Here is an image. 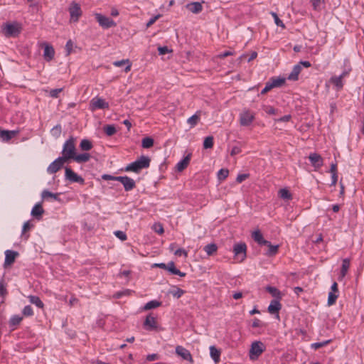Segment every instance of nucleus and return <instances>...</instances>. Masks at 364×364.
I'll list each match as a JSON object with an SVG mask.
<instances>
[{
  "label": "nucleus",
  "mask_w": 364,
  "mask_h": 364,
  "mask_svg": "<svg viewBox=\"0 0 364 364\" xmlns=\"http://www.w3.org/2000/svg\"><path fill=\"white\" fill-rule=\"evenodd\" d=\"M151 163V159L147 156H141L135 161L128 164L125 168V171H132L138 173L143 168H147L149 167Z\"/></svg>",
  "instance_id": "f257e3e1"
},
{
  "label": "nucleus",
  "mask_w": 364,
  "mask_h": 364,
  "mask_svg": "<svg viewBox=\"0 0 364 364\" xmlns=\"http://www.w3.org/2000/svg\"><path fill=\"white\" fill-rule=\"evenodd\" d=\"M75 154V139L70 136L63 144L61 157L68 161L70 159H73Z\"/></svg>",
  "instance_id": "f03ea898"
},
{
  "label": "nucleus",
  "mask_w": 364,
  "mask_h": 364,
  "mask_svg": "<svg viewBox=\"0 0 364 364\" xmlns=\"http://www.w3.org/2000/svg\"><path fill=\"white\" fill-rule=\"evenodd\" d=\"M22 30L20 23L14 22L7 23L3 26V32L6 37H15L19 35Z\"/></svg>",
  "instance_id": "7ed1b4c3"
},
{
  "label": "nucleus",
  "mask_w": 364,
  "mask_h": 364,
  "mask_svg": "<svg viewBox=\"0 0 364 364\" xmlns=\"http://www.w3.org/2000/svg\"><path fill=\"white\" fill-rule=\"evenodd\" d=\"M65 178L71 183H78L81 185L85 184V180L82 177L77 175L70 167L65 168Z\"/></svg>",
  "instance_id": "20e7f679"
},
{
  "label": "nucleus",
  "mask_w": 364,
  "mask_h": 364,
  "mask_svg": "<svg viewBox=\"0 0 364 364\" xmlns=\"http://www.w3.org/2000/svg\"><path fill=\"white\" fill-rule=\"evenodd\" d=\"M96 21L103 28H109L116 26V23L110 18L103 16L101 14H95Z\"/></svg>",
  "instance_id": "39448f33"
},
{
  "label": "nucleus",
  "mask_w": 364,
  "mask_h": 364,
  "mask_svg": "<svg viewBox=\"0 0 364 364\" xmlns=\"http://www.w3.org/2000/svg\"><path fill=\"white\" fill-rule=\"evenodd\" d=\"M264 346L262 342L254 341L252 343L251 348L250 350V355L251 359L257 358L264 352Z\"/></svg>",
  "instance_id": "423d86ee"
},
{
  "label": "nucleus",
  "mask_w": 364,
  "mask_h": 364,
  "mask_svg": "<svg viewBox=\"0 0 364 364\" xmlns=\"http://www.w3.org/2000/svg\"><path fill=\"white\" fill-rule=\"evenodd\" d=\"M64 158L59 156L54 161H53L47 168V172L50 174L55 173L60 170L64 164L67 163Z\"/></svg>",
  "instance_id": "0eeeda50"
},
{
  "label": "nucleus",
  "mask_w": 364,
  "mask_h": 364,
  "mask_svg": "<svg viewBox=\"0 0 364 364\" xmlns=\"http://www.w3.org/2000/svg\"><path fill=\"white\" fill-rule=\"evenodd\" d=\"M109 103L107 102L105 100L100 97H94L92 99L90 103V109L92 111H95L96 109H108Z\"/></svg>",
  "instance_id": "6e6552de"
},
{
  "label": "nucleus",
  "mask_w": 364,
  "mask_h": 364,
  "mask_svg": "<svg viewBox=\"0 0 364 364\" xmlns=\"http://www.w3.org/2000/svg\"><path fill=\"white\" fill-rule=\"evenodd\" d=\"M176 353L181 357L183 360L190 362L191 363H193V357L188 350L185 348L181 346H177L176 347Z\"/></svg>",
  "instance_id": "1a4fd4ad"
},
{
  "label": "nucleus",
  "mask_w": 364,
  "mask_h": 364,
  "mask_svg": "<svg viewBox=\"0 0 364 364\" xmlns=\"http://www.w3.org/2000/svg\"><path fill=\"white\" fill-rule=\"evenodd\" d=\"M69 12L71 20L76 22L79 17L82 15V11L78 4L73 2L69 8Z\"/></svg>",
  "instance_id": "9d476101"
},
{
  "label": "nucleus",
  "mask_w": 364,
  "mask_h": 364,
  "mask_svg": "<svg viewBox=\"0 0 364 364\" xmlns=\"http://www.w3.org/2000/svg\"><path fill=\"white\" fill-rule=\"evenodd\" d=\"M122 183L126 191H130L136 186V183L134 179L125 176H119L118 181Z\"/></svg>",
  "instance_id": "9b49d317"
},
{
  "label": "nucleus",
  "mask_w": 364,
  "mask_h": 364,
  "mask_svg": "<svg viewBox=\"0 0 364 364\" xmlns=\"http://www.w3.org/2000/svg\"><path fill=\"white\" fill-rule=\"evenodd\" d=\"M254 119L255 115L248 110L240 114V123L242 126H249Z\"/></svg>",
  "instance_id": "f8f14e48"
},
{
  "label": "nucleus",
  "mask_w": 364,
  "mask_h": 364,
  "mask_svg": "<svg viewBox=\"0 0 364 364\" xmlns=\"http://www.w3.org/2000/svg\"><path fill=\"white\" fill-rule=\"evenodd\" d=\"M246 250L247 246L246 244L244 242L237 243L234 245L233 247V252L235 254V256H240L242 255V259L241 261L244 260L246 257Z\"/></svg>",
  "instance_id": "ddd939ff"
},
{
  "label": "nucleus",
  "mask_w": 364,
  "mask_h": 364,
  "mask_svg": "<svg viewBox=\"0 0 364 364\" xmlns=\"http://www.w3.org/2000/svg\"><path fill=\"white\" fill-rule=\"evenodd\" d=\"M145 329L148 331H153L157 329V323L156 318L149 314L144 322Z\"/></svg>",
  "instance_id": "4468645a"
},
{
  "label": "nucleus",
  "mask_w": 364,
  "mask_h": 364,
  "mask_svg": "<svg viewBox=\"0 0 364 364\" xmlns=\"http://www.w3.org/2000/svg\"><path fill=\"white\" fill-rule=\"evenodd\" d=\"M309 159L311 165L315 168L316 170L318 169L323 166V159L319 154L316 153L311 154L309 156Z\"/></svg>",
  "instance_id": "2eb2a0df"
},
{
  "label": "nucleus",
  "mask_w": 364,
  "mask_h": 364,
  "mask_svg": "<svg viewBox=\"0 0 364 364\" xmlns=\"http://www.w3.org/2000/svg\"><path fill=\"white\" fill-rule=\"evenodd\" d=\"M18 255V252H16V251H13V250H6L5 252V261H4V266L5 267H6L7 266H9L11 264H12L15 259H16V257Z\"/></svg>",
  "instance_id": "dca6fc26"
},
{
  "label": "nucleus",
  "mask_w": 364,
  "mask_h": 364,
  "mask_svg": "<svg viewBox=\"0 0 364 364\" xmlns=\"http://www.w3.org/2000/svg\"><path fill=\"white\" fill-rule=\"evenodd\" d=\"M280 299H273L271 301L270 304L268 306V311L271 314H277L279 317V311L282 309V304L279 302Z\"/></svg>",
  "instance_id": "f3484780"
},
{
  "label": "nucleus",
  "mask_w": 364,
  "mask_h": 364,
  "mask_svg": "<svg viewBox=\"0 0 364 364\" xmlns=\"http://www.w3.org/2000/svg\"><path fill=\"white\" fill-rule=\"evenodd\" d=\"M18 133V130H0V137L4 141H8Z\"/></svg>",
  "instance_id": "a211bd4d"
},
{
  "label": "nucleus",
  "mask_w": 364,
  "mask_h": 364,
  "mask_svg": "<svg viewBox=\"0 0 364 364\" xmlns=\"http://www.w3.org/2000/svg\"><path fill=\"white\" fill-rule=\"evenodd\" d=\"M191 157V154H188L186 156H185L182 160L177 163L176 166V168L178 172L183 171L186 168L188 165L190 163Z\"/></svg>",
  "instance_id": "6ab92c4d"
},
{
  "label": "nucleus",
  "mask_w": 364,
  "mask_h": 364,
  "mask_svg": "<svg viewBox=\"0 0 364 364\" xmlns=\"http://www.w3.org/2000/svg\"><path fill=\"white\" fill-rule=\"evenodd\" d=\"M44 213V210L42 207L41 203H36L31 210V215L36 218L37 220H40L42 217V215Z\"/></svg>",
  "instance_id": "aec40b11"
},
{
  "label": "nucleus",
  "mask_w": 364,
  "mask_h": 364,
  "mask_svg": "<svg viewBox=\"0 0 364 364\" xmlns=\"http://www.w3.org/2000/svg\"><path fill=\"white\" fill-rule=\"evenodd\" d=\"M186 9L192 12L193 14H199L203 10L202 3L200 2H191L186 6Z\"/></svg>",
  "instance_id": "412c9836"
},
{
  "label": "nucleus",
  "mask_w": 364,
  "mask_h": 364,
  "mask_svg": "<svg viewBox=\"0 0 364 364\" xmlns=\"http://www.w3.org/2000/svg\"><path fill=\"white\" fill-rule=\"evenodd\" d=\"M349 267H350V259L348 258H346V259H343L341 272L338 276V280L341 281L346 277Z\"/></svg>",
  "instance_id": "4be33fe9"
},
{
  "label": "nucleus",
  "mask_w": 364,
  "mask_h": 364,
  "mask_svg": "<svg viewBox=\"0 0 364 364\" xmlns=\"http://www.w3.org/2000/svg\"><path fill=\"white\" fill-rule=\"evenodd\" d=\"M55 55V50L52 46L46 44L44 48L43 57L46 61H50Z\"/></svg>",
  "instance_id": "5701e85b"
},
{
  "label": "nucleus",
  "mask_w": 364,
  "mask_h": 364,
  "mask_svg": "<svg viewBox=\"0 0 364 364\" xmlns=\"http://www.w3.org/2000/svg\"><path fill=\"white\" fill-rule=\"evenodd\" d=\"M166 270L171 272L172 274L178 275L181 277L186 276V273L181 272L179 269L176 268L175 264L173 262H169L166 264Z\"/></svg>",
  "instance_id": "b1692460"
},
{
  "label": "nucleus",
  "mask_w": 364,
  "mask_h": 364,
  "mask_svg": "<svg viewBox=\"0 0 364 364\" xmlns=\"http://www.w3.org/2000/svg\"><path fill=\"white\" fill-rule=\"evenodd\" d=\"M252 238L255 242H257L259 245H264L269 243V241L264 239L262 234L259 230H256L252 232Z\"/></svg>",
  "instance_id": "393cba45"
},
{
  "label": "nucleus",
  "mask_w": 364,
  "mask_h": 364,
  "mask_svg": "<svg viewBox=\"0 0 364 364\" xmlns=\"http://www.w3.org/2000/svg\"><path fill=\"white\" fill-rule=\"evenodd\" d=\"M301 70V65L299 64L295 65L292 69V71L288 76V80L294 81L297 80Z\"/></svg>",
  "instance_id": "a878e982"
},
{
  "label": "nucleus",
  "mask_w": 364,
  "mask_h": 364,
  "mask_svg": "<svg viewBox=\"0 0 364 364\" xmlns=\"http://www.w3.org/2000/svg\"><path fill=\"white\" fill-rule=\"evenodd\" d=\"M210 354L215 363H218L220 361L221 352L215 346H211L210 347Z\"/></svg>",
  "instance_id": "bb28decb"
},
{
  "label": "nucleus",
  "mask_w": 364,
  "mask_h": 364,
  "mask_svg": "<svg viewBox=\"0 0 364 364\" xmlns=\"http://www.w3.org/2000/svg\"><path fill=\"white\" fill-rule=\"evenodd\" d=\"M266 291H268L275 299H281L282 294L281 291L276 287L272 286H267L265 288Z\"/></svg>",
  "instance_id": "cd10ccee"
},
{
  "label": "nucleus",
  "mask_w": 364,
  "mask_h": 364,
  "mask_svg": "<svg viewBox=\"0 0 364 364\" xmlns=\"http://www.w3.org/2000/svg\"><path fill=\"white\" fill-rule=\"evenodd\" d=\"M329 82L336 87L337 90H341L343 87V79L339 76L331 77Z\"/></svg>",
  "instance_id": "c85d7f7f"
},
{
  "label": "nucleus",
  "mask_w": 364,
  "mask_h": 364,
  "mask_svg": "<svg viewBox=\"0 0 364 364\" xmlns=\"http://www.w3.org/2000/svg\"><path fill=\"white\" fill-rule=\"evenodd\" d=\"M90 159V154L88 153H83L80 154H75L73 159L77 163H85Z\"/></svg>",
  "instance_id": "c756f323"
},
{
  "label": "nucleus",
  "mask_w": 364,
  "mask_h": 364,
  "mask_svg": "<svg viewBox=\"0 0 364 364\" xmlns=\"http://www.w3.org/2000/svg\"><path fill=\"white\" fill-rule=\"evenodd\" d=\"M60 193H53L48 190H44L41 193V197L43 199H46L48 198H51L55 200L60 201L59 198Z\"/></svg>",
  "instance_id": "7c9ffc66"
},
{
  "label": "nucleus",
  "mask_w": 364,
  "mask_h": 364,
  "mask_svg": "<svg viewBox=\"0 0 364 364\" xmlns=\"http://www.w3.org/2000/svg\"><path fill=\"white\" fill-rule=\"evenodd\" d=\"M113 65L115 67H121V66H122L124 65H127V66H126V68L124 69V71L126 73L129 72L131 70V66H132V63H130L129 59L114 61L113 63Z\"/></svg>",
  "instance_id": "2f4dec72"
},
{
  "label": "nucleus",
  "mask_w": 364,
  "mask_h": 364,
  "mask_svg": "<svg viewBox=\"0 0 364 364\" xmlns=\"http://www.w3.org/2000/svg\"><path fill=\"white\" fill-rule=\"evenodd\" d=\"M218 250V246L215 243H210L204 247V251L208 256L214 255Z\"/></svg>",
  "instance_id": "473e14b6"
},
{
  "label": "nucleus",
  "mask_w": 364,
  "mask_h": 364,
  "mask_svg": "<svg viewBox=\"0 0 364 364\" xmlns=\"http://www.w3.org/2000/svg\"><path fill=\"white\" fill-rule=\"evenodd\" d=\"M285 80L284 77H272L269 80L274 88L282 86L285 83Z\"/></svg>",
  "instance_id": "72a5a7b5"
},
{
  "label": "nucleus",
  "mask_w": 364,
  "mask_h": 364,
  "mask_svg": "<svg viewBox=\"0 0 364 364\" xmlns=\"http://www.w3.org/2000/svg\"><path fill=\"white\" fill-rule=\"evenodd\" d=\"M161 305V302L158 301L156 300H152L147 302L144 306L143 309L145 311L157 308Z\"/></svg>",
  "instance_id": "f704fd0d"
},
{
  "label": "nucleus",
  "mask_w": 364,
  "mask_h": 364,
  "mask_svg": "<svg viewBox=\"0 0 364 364\" xmlns=\"http://www.w3.org/2000/svg\"><path fill=\"white\" fill-rule=\"evenodd\" d=\"M28 299H29V301L31 304H35L38 308L43 307V303L42 302V301L40 299V298L38 296L31 295L28 296Z\"/></svg>",
  "instance_id": "c9c22d12"
},
{
  "label": "nucleus",
  "mask_w": 364,
  "mask_h": 364,
  "mask_svg": "<svg viewBox=\"0 0 364 364\" xmlns=\"http://www.w3.org/2000/svg\"><path fill=\"white\" fill-rule=\"evenodd\" d=\"M265 245H267L269 247L268 251L267 252V255L268 256H273L277 253L279 245H272L270 242H269V243L266 244Z\"/></svg>",
  "instance_id": "e433bc0d"
},
{
  "label": "nucleus",
  "mask_w": 364,
  "mask_h": 364,
  "mask_svg": "<svg viewBox=\"0 0 364 364\" xmlns=\"http://www.w3.org/2000/svg\"><path fill=\"white\" fill-rule=\"evenodd\" d=\"M279 196L284 200H291L292 196L287 188H282L279 191Z\"/></svg>",
  "instance_id": "4c0bfd02"
},
{
  "label": "nucleus",
  "mask_w": 364,
  "mask_h": 364,
  "mask_svg": "<svg viewBox=\"0 0 364 364\" xmlns=\"http://www.w3.org/2000/svg\"><path fill=\"white\" fill-rule=\"evenodd\" d=\"M80 147L82 151H89L92 148V144L88 139H82L80 144Z\"/></svg>",
  "instance_id": "58836bf2"
},
{
  "label": "nucleus",
  "mask_w": 364,
  "mask_h": 364,
  "mask_svg": "<svg viewBox=\"0 0 364 364\" xmlns=\"http://www.w3.org/2000/svg\"><path fill=\"white\" fill-rule=\"evenodd\" d=\"M154 139L151 137H145L142 139L141 146L144 149H149L153 146Z\"/></svg>",
  "instance_id": "ea45409f"
},
{
  "label": "nucleus",
  "mask_w": 364,
  "mask_h": 364,
  "mask_svg": "<svg viewBox=\"0 0 364 364\" xmlns=\"http://www.w3.org/2000/svg\"><path fill=\"white\" fill-rule=\"evenodd\" d=\"M103 129H104L105 134L109 136L114 135L117 132V129H116L114 125H112V124L106 125L103 127Z\"/></svg>",
  "instance_id": "a19ab883"
},
{
  "label": "nucleus",
  "mask_w": 364,
  "mask_h": 364,
  "mask_svg": "<svg viewBox=\"0 0 364 364\" xmlns=\"http://www.w3.org/2000/svg\"><path fill=\"white\" fill-rule=\"evenodd\" d=\"M184 293L185 291L183 289L176 287H175L172 290L169 291V294H171L177 299L181 297Z\"/></svg>",
  "instance_id": "79ce46f5"
},
{
  "label": "nucleus",
  "mask_w": 364,
  "mask_h": 364,
  "mask_svg": "<svg viewBox=\"0 0 364 364\" xmlns=\"http://www.w3.org/2000/svg\"><path fill=\"white\" fill-rule=\"evenodd\" d=\"M229 175V171L227 168H221L218 172V178L219 181L225 180Z\"/></svg>",
  "instance_id": "37998d69"
},
{
  "label": "nucleus",
  "mask_w": 364,
  "mask_h": 364,
  "mask_svg": "<svg viewBox=\"0 0 364 364\" xmlns=\"http://www.w3.org/2000/svg\"><path fill=\"white\" fill-rule=\"evenodd\" d=\"M213 146V137L210 136L205 138L203 141L204 149H210Z\"/></svg>",
  "instance_id": "c03bdc74"
},
{
  "label": "nucleus",
  "mask_w": 364,
  "mask_h": 364,
  "mask_svg": "<svg viewBox=\"0 0 364 364\" xmlns=\"http://www.w3.org/2000/svg\"><path fill=\"white\" fill-rule=\"evenodd\" d=\"M23 318L18 315L13 316L9 321L10 326H14L18 325L22 321Z\"/></svg>",
  "instance_id": "a18cd8bd"
},
{
  "label": "nucleus",
  "mask_w": 364,
  "mask_h": 364,
  "mask_svg": "<svg viewBox=\"0 0 364 364\" xmlns=\"http://www.w3.org/2000/svg\"><path fill=\"white\" fill-rule=\"evenodd\" d=\"M338 295L333 292H329L328 297V304L331 306L336 303V299H338Z\"/></svg>",
  "instance_id": "49530a36"
},
{
  "label": "nucleus",
  "mask_w": 364,
  "mask_h": 364,
  "mask_svg": "<svg viewBox=\"0 0 364 364\" xmlns=\"http://www.w3.org/2000/svg\"><path fill=\"white\" fill-rule=\"evenodd\" d=\"M199 120V116L197 114H193L188 119V123L191 127L196 126Z\"/></svg>",
  "instance_id": "de8ad7c7"
},
{
  "label": "nucleus",
  "mask_w": 364,
  "mask_h": 364,
  "mask_svg": "<svg viewBox=\"0 0 364 364\" xmlns=\"http://www.w3.org/2000/svg\"><path fill=\"white\" fill-rule=\"evenodd\" d=\"M7 294L8 291L6 287V284L4 282V280L1 279L0 281V296L2 297H5Z\"/></svg>",
  "instance_id": "09e8293b"
},
{
  "label": "nucleus",
  "mask_w": 364,
  "mask_h": 364,
  "mask_svg": "<svg viewBox=\"0 0 364 364\" xmlns=\"http://www.w3.org/2000/svg\"><path fill=\"white\" fill-rule=\"evenodd\" d=\"M62 132V128L60 124H57L51 129V134L53 136L55 137L60 136Z\"/></svg>",
  "instance_id": "8fccbe9b"
},
{
  "label": "nucleus",
  "mask_w": 364,
  "mask_h": 364,
  "mask_svg": "<svg viewBox=\"0 0 364 364\" xmlns=\"http://www.w3.org/2000/svg\"><path fill=\"white\" fill-rule=\"evenodd\" d=\"M330 342H331V340H327V341H325L323 342L314 343L311 345V348L316 350V349H318L319 348L326 346Z\"/></svg>",
  "instance_id": "3c124183"
},
{
  "label": "nucleus",
  "mask_w": 364,
  "mask_h": 364,
  "mask_svg": "<svg viewBox=\"0 0 364 364\" xmlns=\"http://www.w3.org/2000/svg\"><path fill=\"white\" fill-rule=\"evenodd\" d=\"M272 16L274 19V22L277 26H280L282 28H285V26L282 20L279 19L278 15L275 12H271Z\"/></svg>",
  "instance_id": "603ef678"
},
{
  "label": "nucleus",
  "mask_w": 364,
  "mask_h": 364,
  "mask_svg": "<svg viewBox=\"0 0 364 364\" xmlns=\"http://www.w3.org/2000/svg\"><path fill=\"white\" fill-rule=\"evenodd\" d=\"M22 313L25 316H31L33 314V309L29 305L26 306L23 308Z\"/></svg>",
  "instance_id": "864d4df0"
},
{
  "label": "nucleus",
  "mask_w": 364,
  "mask_h": 364,
  "mask_svg": "<svg viewBox=\"0 0 364 364\" xmlns=\"http://www.w3.org/2000/svg\"><path fill=\"white\" fill-rule=\"evenodd\" d=\"M114 235L118 237L120 240L124 241L127 240V237L125 232L121 230H117L114 232Z\"/></svg>",
  "instance_id": "5fc2aeb1"
},
{
  "label": "nucleus",
  "mask_w": 364,
  "mask_h": 364,
  "mask_svg": "<svg viewBox=\"0 0 364 364\" xmlns=\"http://www.w3.org/2000/svg\"><path fill=\"white\" fill-rule=\"evenodd\" d=\"M314 10H319L321 5L324 2V0H310Z\"/></svg>",
  "instance_id": "6e6d98bb"
},
{
  "label": "nucleus",
  "mask_w": 364,
  "mask_h": 364,
  "mask_svg": "<svg viewBox=\"0 0 364 364\" xmlns=\"http://www.w3.org/2000/svg\"><path fill=\"white\" fill-rule=\"evenodd\" d=\"M250 176V175L248 173H242V174H239L237 178H236V181L238 183H242V181H244L245 179L248 178Z\"/></svg>",
  "instance_id": "4d7b16f0"
},
{
  "label": "nucleus",
  "mask_w": 364,
  "mask_h": 364,
  "mask_svg": "<svg viewBox=\"0 0 364 364\" xmlns=\"http://www.w3.org/2000/svg\"><path fill=\"white\" fill-rule=\"evenodd\" d=\"M73 48V42L71 40L67 41L65 45V49L67 51V55H70L72 52Z\"/></svg>",
  "instance_id": "13d9d810"
},
{
  "label": "nucleus",
  "mask_w": 364,
  "mask_h": 364,
  "mask_svg": "<svg viewBox=\"0 0 364 364\" xmlns=\"http://www.w3.org/2000/svg\"><path fill=\"white\" fill-rule=\"evenodd\" d=\"M102 178L105 181H118L119 176H114L109 174H103Z\"/></svg>",
  "instance_id": "bf43d9fd"
},
{
  "label": "nucleus",
  "mask_w": 364,
  "mask_h": 364,
  "mask_svg": "<svg viewBox=\"0 0 364 364\" xmlns=\"http://www.w3.org/2000/svg\"><path fill=\"white\" fill-rule=\"evenodd\" d=\"M32 227L33 225L31 224L30 221L24 223L23 225L22 233L24 234L26 232L28 231Z\"/></svg>",
  "instance_id": "052dcab7"
},
{
  "label": "nucleus",
  "mask_w": 364,
  "mask_h": 364,
  "mask_svg": "<svg viewBox=\"0 0 364 364\" xmlns=\"http://www.w3.org/2000/svg\"><path fill=\"white\" fill-rule=\"evenodd\" d=\"M160 16H161V15L158 14V15L151 18L149 19V21L146 23V27L149 28L151 25H153L156 21V20H158Z\"/></svg>",
  "instance_id": "680f3d73"
},
{
  "label": "nucleus",
  "mask_w": 364,
  "mask_h": 364,
  "mask_svg": "<svg viewBox=\"0 0 364 364\" xmlns=\"http://www.w3.org/2000/svg\"><path fill=\"white\" fill-rule=\"evenodd\" d=\"M154 228L155 232L159 233V234H162L164 232V228H163V226L160 223L155 224L154 225Z\"/></svg>",
  "instance_id": "e2e57ef3"
},
{
  "label": "nucleus",
  "mask_w": 364,
  "mask_h": 364,
  "mask_svg": "<svg viewBox=\"0 0 364 364\" xmlns=\"http://www.w3.org/2000/svg\"><path fill=\"white\" fill-rule=\"evenodd\" d=\"M158 51L159 55H165L166 53H168L171 50L168 48L167 46H160L158 48Z\"/></svg>",
  "instance_id": "0e129e2a"
},
{
  "label": "nucleus",
  "mask_w": 364,
  "mask_h": 364,
  "mask_svg": "<svg viewBox=\"0 0 364 364\" xmlns=\"http://www.w3.org/2000/svg\"><path fill=\"white\" fill-rule=\"evenodd\" d=\"M62 91V88L60 89H53L50 92V95L52 97L56 98L58 96V94Z\"/></svg>",
  "instance_id": "69168bd1"
},
{
  "label": "nucleus",
  "mask_w": 364,
  "mask_h": 364,
  "mask_svg": "<svg viewBox=\"0 0 364 364\" xmlns=\"http://www.w3.org/2000/svg\"><path fill=\"white\" fill-rule=\"evenodd\" d=\"M174 254L177 256H181V255H184L186 257H187L188 255V253L187 252L183 250V249H181V248H179L178 250H176L174 252Z\"/></svg>",
  "instance_id": "338daca9"
},
{
  "label": "nucleus",
  "mask_w": 364,
  "mask_h": 364,
  "mask_svg": "<svg viewBox=\"0 0 364 364\" xmlns=\"http://www.w3.org/2000/svg\"><path fill=\"white\" fill-rule=\"evenodd\" d=\"M241 151H242L241 149L239 146H235L232 147V149L230 151V155L232 156H235V155L240 154Z\"/></svg>",
  "instance_id": "774afa93"
}]
</instances>
